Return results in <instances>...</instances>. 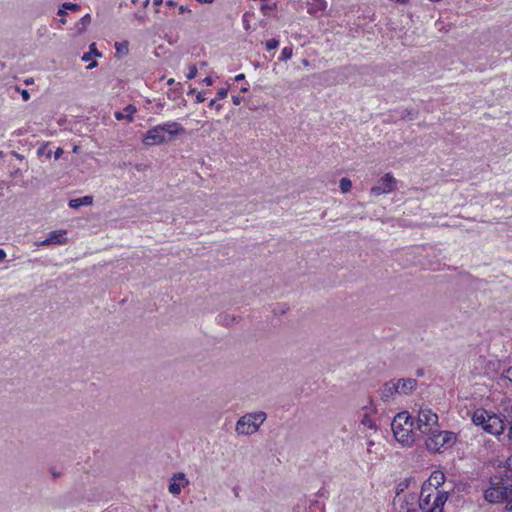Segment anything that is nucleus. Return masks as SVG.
<instances>
[{
    "instance_id": "obj_1",
    "label": "nucleus",
    "mask_w": 512,
    "mask_h": 512,
    "mask_svg": "<svg viewBox=\"0 0 512 512\" xmlns=\"http://www.w3.org/2000/svg\"><path fill=\"white\" fill-rule=\"evenodd\" d=\"M445 482L442 471L435 470L422 484L420 491L421 512H443L448 493L441 489Z\"/></svg>"
},
{
    "instance_id": "obj_2",
    "label": "nucleus",
    "mask_w": 512,
    "mask_h": 512,
    "mask_svg": "<svg viewBox=\"0 0 512 512\" xmlns=\"http://www.w3.org/2000/svg\"><path fill=\"white\" fill-rule=\"evenodd\" d=\"M184 132L185 129L180 123L169 121L149 129L143 137V143L147 146L159 145L168 140L166 135L170 139Z\"/></svg>"
},
{
    "instance_id": "obj_3",
    "label": "nucleus",
    "mask_w": 512,
    "mask_h": 512,
    "mask_svg": "<svg viewBox=\"0 0 512 512\" xmlns=\"http://www.w3.org/2000/svg\"><path fill=\"white\" fill-rule=\"evenodd\" d=\"M391 429L395 439L402 445L410 446L414 443V423L407 411L400 412L393 418Z\"/></svg>"
},
{
    "instance_id": "obj_4",
    "label": "nucleus",
    "mask_w": 512,
    "mask_h": 512,
    "mask_svg": "<svg viewBox=\"0 0 512 512\" xmlns=\"http://www.w3.org/2000/svg\"><path fill=\"white\" fill-rule=\"evenodd\" d=\"M512 495V482L507 481L500 474L490 479V484L484 491V498L489 503H506Z\"/></svg>"
},
{
    "instance_id": "obj_5",
    "label": "nucleus",
    "mask_w": 512,
    "mask_h": 512,
    "mask_svg": "<svg viewBox=\"0 0 512 512\" xmlns=\"http://www.w3.org/2000/svg\"><path fill=\"white\" fill-rule=\"evenodd\" d=\"M472 422L476 426H481L485 432L495 436L502 434L505 429L504 420L499 415L483 408L474 411Z\"/></svg>"
},
{
    "instance_id": "obj_6",
    "label": "nucleus",
    "mask_w": 512,
    "mask_h": 512,
    "mask_svg": "<svg viewBox=\"0 0 512 512\" xmlns=\"http://www.w3.org/2000/svg\"><path fill=\"white\" fill-rule=\"evenodd\" d=\"M426 435L425 446L431 453H443L457 441L456 433L447 430L434 429Z\"/></svg>"
},
{
    "instance_id": "obj_7",
    "label": "nucleus",
    "mask_w": 512,
    "mask_h": 512,
    "mask_svg": "<svg viewBox=\"0 0 512 512\" xmlns=\"http://www.w3.org/2000/svg\"><path fill=\"white\" fill-rule=\"evenodd\" d=\"M265 419L266 414L264 412L247 414L238 420L236 424V431L238 434L243 435L253 434Z\"/></svg>"
},
{
    "instance_id": "obj_8",
    "label": "nucleus",
    "mask_w": 512,
    "mask_h": 512,
    "mask_svg": "<svg viewBox=\"0 0 512 512\" xmlns=\"http://www.w3.org/2000/svg\"><path fill=\"white\" fill-rule=\"evenodd\" d=\"M394 506L397 512H419L421 511L420 494L410 493L401 495L397 492Z\"/></svg>"
},
{
    "instance_id": "obj_9",
    "label": "nucleus",
    "mask_w": 512,
    "mask_h": 512,
    "mask_svg": "<svg viewBox=\"0 0 512 512\" xmlns=\"http://www.w3.org/2000/svg\"><path fill=\"white\" fill-rule=\"evenodd\" d=\"M438 426V415L430 408H422L417 416V429L422 434H427Z\"/></svg>"
},
{
    "instance_id": "obj_10",
    "label": "nucleus",
    "mask_w": 512,
    "mask_h": 512,
    "mask_svg": "<svg viewBox=\"0 0 512 512\" xmlns=\"http://www.w3.org/2000/svg\"><path fill=\"white\" fill-rule=\"evenodd\" d=\"M396 179L391 173H386L379 181V185L373 186L370 190L373 196L387 194L395 189Z\"/></svg>"
},
{
    "instance_id": "obj_11",
    "label": "nucleus",
    "mask_w": 512,
    "mask_h": 512,
    "mask_svg": "<svg viewBox=\"0 0 512 512\" xmlns=\"http://www.w3.org/2000/svg\"><path fill=\"white\" fill-rule=\"evenodd\" d=\"M328 7L326 0H309L307 2V13L315 18L322 17Z\"/></svg>"
},
{
    "instance_id": "obj_12",
    "label": "nucleus",
    "mask_w": 512,
    "mask_h": 512,
    "mask_svg": "<svg viewBox=\"0 0 512 512\" xmlns=\"http://www.w3.org/2000/svg\"><path fill=\"white\" fill-rule=\"evenodd\" d=\"M188 484V480L183 473H176L173 475L172 482L169 485V492L173 495H178L181 488Z\"/></svg>"
},
{
    "instance_id": "obj_13",
    "label": "nucleus",
    "mask_w": 512,
    "mask_h": 512,
    "mask_svg": "<svg viewBox=\"0 0 512 512\" xmlns=\"http://www.w3.org/2000/svg\"><path fill=\"white\" fill-rule=\"evenodd\" d=\"M67 237L66 231L64 230H56L49 233L48 237L41 243L42 245L49 244H66Z\"/></svg>"
},
{
    "instance_id": "obj_14",
    "label": "nucleus",
    "mask_w": 512,
    "mask_h": 512,
    "mask_svg": "<svg viewBox=\"0 0 512 512\" xmlns=\"http://www.w3.org/2000/svg\"><path fill=\"white\" fill-rule=\"evenodd\" d=\"M396 384H399L400 387L398 393L407 394L416 387L417 382L415 379H400Z\"/></svg>"
},
{
    "instance_id": "obj_15",
    "label": "nucleus",
    "mask_w": 512,
    "mask_h": 512,
    "mask_svg": "<svg viewBox=\"0 0 512 512\" xmlns=\"http://www.w3.org/2000/svg\"><path fill=\"white\" fill-rule=\"evenodd\" d=\"M136 113V108L133 105H128L124 108V112H115L114 116L117 120L127 119L128 121L133 120V116Z\"/></svg>"
},
{
    "instance_id": "obj_16",
    "label": "nucleus",
    "mask_w": 512,
    "mask_h": 512,
    "mask_svg": "<svg viewBox=\"0 0 512 512\" xmlns=\"http://www.w3.org/2000/svg\"><path fill=\"white\" fill-rule=\"evenodd\" d=\"M499 474L507 481L512 482V456L508 457L504 465L500 467Z\"/></svg>"
},
{
    "instance_id": "obj_17",
    "label": "nucleus",
    "mask_w": 512,
    "mask_h": 512,
    "mask_svg": "<svg viewBox=\"0 0 512 512\" xmlns=\"http://www.w3.org/2000/svg\"><path fill=\"white\" fill-rule=\"evenodd\" d=\"M93 202L92 196H84L80 198L71 199L69 201V207L71 208H79L84 205H91Z\"/></svg>"
},
{
    "instance_id": "obj_18",
    "label": "nucleus",
    "mask_w": 512,
    "mask_h": 512,
    "mask_svg": "<svg viewBox=\"0 0 512 512\" xmlns=\"http://www.w3.org/2000/svg\"><path fill=\"white\" fill-rule=\"evenodd\" d=\"M399 388H400L399 384H396V383H393V382L386 383L385 386H384L382 397L383 398H388V397L392 396L394 393H398L399 392Z\"/></svg>"
},
{
    "instance_id": "obj_19",
    "label": "nucleus",
    "mask_w": 512,
    "mask_h": 512,
    "mask_svg": "<svg viewBox=\"0 0 512 512\" xmlns=\"http://www.w3.org/2000/svg\"><path fill=\"white\" fill-rule=\"evenodd\" d=\"M500 380L503 382L505 387L508 388V384H510L512 387V367L508 368L502 373Z\"/></svg>"
},
{
    "instance_id": "obj_20",
    "label": "nucleus",
    "mask_w": 512,
    "mask_h": 512,
    "mask_svg": "<svg viewBox=\"0 0 512 512\" xmlns=\"http://www.w3.org/2000/svg\"><path fill=\"white\" fill-rule=\"evenodd\" d=\"M292 55H293V47L285 46L281 51L279 60L280 61H288L292 58Z\"/></svg>"
},
{
    "instance_id": "obj_21",
    "label": "nucleus",
    "mask_w": 512,
    "mask_h": 512,
    "mask_svg": "<svg viewBox=\"0 0 512 512\" xmlns=\"http://www.w3.org/2000/svg\"><path fill=\"white\" fill-rule=\"evenodd\" d=\"M128 45L129 44H128L127 41L116 42L115 43V49H116L117 54H119V55H127L128 52H129Z\"/></svg>"
},
{
    "instance_id": "obj_22",
    "label": "nucleus",
    "mask_w": 512,
    "mask_h": 512,
    "mask_svg": "<svg viewBox=\"0 0 512 512\" xmlns=\"http://www.w3.org/2000/svg\"><path fill=\"white\" fill-rule=\"evenodd\" d=\"M340 189L343 193H347L351 190V187H352V182L350 179L348 178H342L340 180Z\"/></svg>"
},
{
    "instance_id": "obj_23",
    "label": "nucleus",
    "mask_w": 512,
    "mask_h": 512,
    "mask_svg": "<svg viewBox=\"0 0 512 512\" xmlns=\"http://www.w3.org/2000/svg\"><path fill=\"white\" fill-rule=\"evenodd\" d=\"M279 43L280 42L278 39L273 38L265 42V47L268 51L274 50L279 46Z\"/></svg>"
},
{
    "instance_id": "obj_24",
    "label": "nucleus",
    "mask_w": 512,
    "mask_h": 512,
    "mask_svg": "<svg viewBox=\"0 0 512 512\" xmlns=\"http://www.w3.org/2000/svg\"><path fill=\"white\" fill-rule=\"evenodd\" d=\"M197 71H198V70H197L196 65H190V66L188 67V73H187V75H186V78H187L188 80H191V79L195 78V77H196V75H197Z\"/></svg>"
},
{
    "instance_id": "obj_25",
    "label": "nucleus",
    "mask_w": 512,
    "mask_h": 512,
    "mask_svg": "<svg viewBox=\"0 0 512 512\" xmlns=\"http://www.w3.org/2000/svg\"><path fill=\"white\" fill-rule=\"evenodd\" d=\"M228 95V88L226 87H222L220 88L218 91H217V94H216V99L217 100H222L224 98H226Z\"/></svg>"
},
{
    "instance_id": "obj_26",
    "label": "nucleus",
    "mask_w": 512,
    "mask_h": 512,
    "mask_svg": "<svg viewBox=\"0 0 512 512\" xmlns=\"http://www.w3.org/2000/svg\"><path fill=\"white\" fill-rule=\"evenodd\" d=\"M362 424L367 426L370 429L376 428V425L374 424V422L367 415H365L364 419L362 420Z\"/></svg>"
},
{
    "instance_id": "obj_27",
    "label": "nucleus",
    "mask_w": 512,
    "mask_h": 512,
    "mask_svg": "<svg viewBox=\"0 0 512 512\" xmlns=\"http://www.w3.org/2000/svg\"><path fill=\"white\" fill-rule=\"evenodd\" d=\"M62 7L64 9H69V10H74V11L79 9V6L77 4H73V3H64Z\"/></svg>"
},
{
    "instance_id": "obj_28",
    "label": "nucleus",
    "mask_w": 512,
    "mask_h": 512,
    "mask_svg": "<svg viewBox=\"0 0 512 512\" xmlns=\"http://www.w3.org/2000/svg\"><path fill=\"white\" fill-rule=\"evenodd\" d=\"M509 417H510V420H509V424H510V426H509L508 437H509V439L512 441V405H511V409H510V415H509Z\"/></svg>"
},
{
    "instance_id": "obj_29",
    "label": "nucleus",
    "mask_w": 512,
    "mask_h": 512,
    "mask_svg": "<svg viewBox=\"0 0 512 512\" xmlns=\"http://www.w3.org/2000/svg\"><path fill=\"white\" fill-rule=\"evenodd\" d=\"M505 510L507 512H512V494H511V497H509L505 503Z\"/></svg>"
},
{
    "instance_id": "obj_30",
    "label": "nucleus",
    "mask_w": 512,
    "mask_h": 512,
    "mask_svg": "<svg viewBox=\"0 0 512 512\" xmlns=\"http://www.w3.org/2000/svg\"><path fill=\"white\" fill-rule=\"evenodd\" d=\"M21 96L24 101H28L30 99V94L26 89L21 91Z\"/></svg>"
},
{
    "instance_id": "obj_31",
    "label": "nucleus",
    "mask_w": 512,
    "mask_h": 512,
    "mask_svg": "<svg viewBox=\"0 0 512 512\" xmlns=\"http://www.w3.org/2000/svg\"><path fill=\"white\" fill-rule=\"evenodd\" d=\"M81 21L83 23V25H86V24H89L91 22V17L89 14H86L84 15L82 18H81Z\"/></svg>"
},
{
    "instance_id": "obj_32",
    "label": "nucleus",
    "mask_w": 512,
    "mask_h": 512,
    "mask_svg": "<svg viewBox=\"0 0 512 512\" xmlns=\"http://www.w3.org/2000/svg\"><path fill=\"white\" fill-rule=\"evenodd\" d=\"M196 100H197V102L202 103V102H204V101H205V97H204V95L200 92V93H198V94H197V96H196Z\"/></svg>"
},
{
    "instance_id": "obj_33",
    "label": "nucleus",
    "mask_w": 512,
    "mask_h": 512,
    "mask_svg": "<svg viewBox=\"0 0 512 512\" xmlns=\"http://www.w3.org/2000/svg\"><path fill=\"white\" fill-rule=\"evenodd\" d=\"M90 51L95 53L96 56H100V54L98 53L97 49H96V45L95 43L91 44L90 45Z\"/></svg>"
},
{
    "instance_id": "obj_34",
    "label": "nucleus",
    "mask_w": 512,
    "mask_h": 512,
    "mask_svg": "<svg viewBox=\"0 0 512 512\" xmlns=\"http://www.w3.org/2000/svg\"><path fill=\"white\" fill-rule=\"evenodd\" d=\"M204 83H206V85H212L213 81H212V78L207 76L204 78Z\"/></svg>"
},
{
    "instance_id": "obj_35",
    "label": "nucleus",
    "mask_w": 512,
    "mask_h": 512,
    "mask_svg": "<svg viewBox=\"0 0 512 512\" xmlns=\"http://www.w3.org/2000/svg\"><path fill=\"white\" fill-rule=\"evenodd\" d=\"M6 258V252L0 248V262Z\"/></svg>"
},
{
    "instance_id": "obj_36",
    "label": "nucleus",
    "mask_w": 512,
    "mask_h": 512,
    "mask_svg": "<svg viewBox=\"0 0 512 512\" xmlns=\"http://www.w3.org/2000/svg\"><path fill=\"white\" fill-rule=\"evenodd\" d=\"M245 79V75L243 73L235 76V81H241Z\"/></svg>"
},
{
    "instance_id": "obj_37",
    "label": "nucleus",
    "mask_w": 512,
    "mask_h": 512,
    "mask_svg": "<svg viewBox=\"0 0 512 512\" xmlns=\"http://www.w3.org/2000/svg\"><path fill=\"white\" fill-rule=\"evenodd\" d=\"M233 104L239 105L240 104V97L239 96H233L232 98Z\"/></svg>"
},
{
    "instance_id": "obj_38",
    "label": "nucleus",
    "mask_w": 512,
    "mask_h": 512,
    "mask_svg": "<svg viewBox=\"0 0 512 512\" xmlns=\"http://www.w3.org/2000/svg\"><path fill=\"white\" fill-rule=\"evenodd\" d=\"M89 59H90V56H89V54H88V53H85V54L83 55V57H82V60H83V61H89Z\"/></svg>"
},
{
    "instance_id": "obj_39",
    "label": "nucleus",
    "mask_w": 512,
    "mask_h": 512,
    "mask_svg": "<svg viewBox=\"0 0 512 512\" xmlns=\"http://www.w3.org/2000/svg\"><path fill=\"white\" fill-rule=\"evenodd\" d=\"M199 3H212L214 0H196Z\"/></svg>"
},
{
    "instance_id": "obj_40",
    "label": "nucleus",
    "mask_w": 512,
    "mask_h": 512,
    "mask_svg": "<svg viewBox=\"0 0 512 512\" xmlns=\"http://www.w3.org/2000/svg\"><path fill=\"white\" fill-rule=\"evenodd\" d=\"M217 99H212L209 103V106L212 107L215 105Z\"/></svg>"
},
{
    "instance_id": "obj_41",
    "label": "nucleus",
    "mask_w": 512,
    "mask_h": 512,
    "mask_svg": "<svg viewBox=\"0 0 512 512\" xmlns=\"http://www.w3.org/2000/svg\"><path fill=\"white\" fill-rule=\"evenodd\" d=\"M179 11L180 13H184L186 11V8L184 6H180Z\"/></svg>"
},
{
    "instance_id": "obj_42",
    "label": "nucleus",
    "mask_w": 512,
    "mask_h": 512,
    "mask_svg": "<svg viewBox=\"0 0 512 512\" xmlns=\"http://www.w3.org/2000/svg\"><path fill=\"white\" fill-rule=\"evenodd\" d=\"M96 65H97V62H95V61H94V62H92L88 67H89V68H92V67H95Z\"/></svg>"
},
{
    "instance_id": "obj_43",
    "label": "nucleus",
    "mask_w": 512,
    "mask_h": 512,
    "mask_svg": "<svg viewBox=\"0 0 512 512\" xmlns=\"http://www.w3.org/2000/svg\"><path fill=\"white\" fill-rule=\"evenodd\" d=\"M161 2H162L161 0H154V3H155L156 5L161 4Z\"/></svg>"
},
{
    "instance_id": "obj_44",
    "label": "nucleus",
    "mask_w": 512,
    "mask_h": 512,
    "mask_svg": "<svg viewBox=\"0 0 512 512\" xmlns=\"http://www.w3.org/2000/svg\"><path fill=\"white\" fill-rule=\"evenodd\" d=\"M148 4H149V0H144V6L146 7V6H148Z\"/></svg>"
},
{
    "instance_id": "obj_45",
    "label": "nucleus",
    "mask_w": 512,
    "mask_h": 512,
    "mask_svg": "<svg viewBox=\"0 0 512 512\" xmlns=\"http://www.w3.org/2000/svg\"><path fill=\"white\" fill-rule=\"evenodd\" d=\"M308 64H309L308 60L304 59L303 60V65H308Z\"/></svg>"
},
{
    "instance_id": "obj_46",
    "label": "nucleus",
    "mask_w": 512,
    "mask_h": 512,
    "mask_svg": "<svg viewBox=\"0 0 512 512\" xmlns=\"http://www.w3.org/2000/svg\"><path fill=\"white\" fill-rule=\"evenodd\" d=\"M173 83H174V79H169V80H168V84H170V85H171V84H173Z\"/></svg>"
},
{
    "instance_id": "obj_47",
    "label": "nucleus",
    "mask_w": 512,
    "mask_h": 512,
    "mask_svg": "<svg viewBox=\"0 0 512 512\" xmlns=\"http://www.w3.org/2000/svg\"><path fill=\"white\" fill-rule=\"evenodd\" d=\"M58 14L62 15V14H64V11L62 9H59Z\"/></svg>"
},
{
    "instance_id": "obj_48",
    "label": "nucleus",
    "mask_w": 512,
    "mask_h": 512,
    "mask_svg": "<svg viewBox=\"0 0 512 512\" xmlns=\"http://www.w3.org/2000/svg\"><path fill=\"white\" fill-rule=\"evenodd\" d=\"M167 4H168L169 6H173V5H174V3H173L172 1H168V2H167Z\"/></svg>"
},
{
    "instance_id": "obj_49",
    "label": "nucleus",
    "mask_w": 512,
    "mask_h": 512,
    "mask_svg": "<svg viewBox=\"0 0 512 512\" xmlns=\"http://www.w3.org/2000/svg\"><path fill=\"white\" fill-rule=\"evenodd\" d=\"M132 2H133V3H136V2H138V0H132Z\"/></svg>"
}]
</instances>
